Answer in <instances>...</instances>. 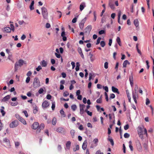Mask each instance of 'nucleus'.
Segmentation results:
<instances>
[{"instance_id":"10","label":"nucleus","mask_w":154,"mask_h":154,"mask_svg":"<svg viewBox=\"0 0 154 154\" xmlns=\"http://www.w3.org/2000/svg\"><path fill=\"white\" fill-rule=\"evenodd\" d=\"M114 0H109V6L110 7L112 10H114L115 8V6L114 5Z\"/></svg>"},{"instance_id":"51","label":"nucleus","mask_w":154,"mask_h":154,"mask_svg":"<svg viewBox=\"0 0 154 154\" xmlns=\"http://www.w3.org/2000/svg\"><path fill=\"white\" fill-rule=\"evenodd\" d=\"M136 48H137V49L138 53L140 55H141V53L140 51L138 48L137 44V45H136Z\"/></svg>"},{"instance_id":"40","label":"nucleus","mask_w":154,"mask_h":154,"mask_svg":"<svg viewBox=\"0 0 154 154\" xmlns=\"http://www.w3.org/2000/svg\"><path fill=\"white\" fill-rule=\"evenodd\" d=\"M69 93L68 92L66 91L64 92L63 94V96L65 97H66L67 96L69 95Z\"/></svg>"},{"instance_id":"13","label":"nucleus","mask_w":154,"mask_h":154,"mask_svg":"<svg viewBox=\"0 0 154 154\" xmlns=\"http://www.w3.org/2000/svg\"><path fill=\"white\" fill-rule=\"evenodd\" d=\"M10 96L9 95H7L4 97L2 100V102H5L8 101L10 98Z\"/></svg>"},{"instance_id":"23","label":"nucleus","mask_w":154,"mask_h":154,"mask_svg":"<svg viewBox=\"0 0 154 154\" xmlns=\"http://www.w3.org/2000/svg\"><path fill=\"white\" fill-rule=\"evenodd\" d=\"M21 122L23 123L24 125L26 124V122L25 120L22 117H21L19 120Z\"/></svg>"},{"instance_id":"61","label":"nucleus","mask_w":154,"mask_h":154,"mask_svg":"<svg viewBox=\"0 0 154 154\" xmlns=\"http://www.w3.org/2000/svg\"><path fill=\"white\" fill-rule=\"evenodd\" d=\"M77 18L76 17L74 18L72 20V23H75L77 21Z\"/></svg>"},{"instance_id":"4","label":"nucleus","mask_w":154,"mask_h":154,"mask_svg":"<svg viewBox=\"0 0 154 154\" xmlns=\"http://www.w3.org/2000/svg\"><path fill=\"white\" fill-rule=\"evenodd\" d=\"M32 85L33 87L35 88L38 87L40 86V82L38 78H35Z\"/></svg>"},{"instance_id":"56","label":"nucleus","mask_w":154,"mask_h":154,"mask_svg":"<svg viewBox=\"0 0 154 154\" xmlns=\"http://www.w3.org/2000/svg\"><path fill=\"white\" fill-rule=\"evenodd\" d=\"M30 80V78L29 77H27L26 80V83H28Z\"/></svg>"},{"instance_id":"20","label":"nucleus","mask_w":154,"mask_h":154,"mask_svg":"<svg viewBox=\"0 0 154 154\" xmlns=\"http://www.w3.org/2000/svg\"><path fill=\"white\" fill-rule=\"evenodd\" d=\"M40 64L43 67H45L47 66V63L45 60H42Z\"/></svg>"},{"instance_id":"59","label":"nucleus","mask_w":154,"mask_h":154,"mask_svg":"<svg viewBox=\"0 0 154 154\" xmlns=\"http://www.w3.org/2000/svg\"><path fill=\"white\" fill-rule=\"evenodd\" d=\"M45 27L47 28H49L51 27V25L49 23H46Z\"/></svg>"},{"instance_id":"42","label":"nucleus","mask_w":154,"mask_h":154,"mask_svg":"<svg viewBox=\"0 0 154 154\" xmlns=\"http://www.w3.org/2000/svg\"><path fill=\"white\" fill-rule=\"evenodd\" d=\"M138 89H139V88H138V85H135V88H134V91H135L134 92L137 93V91L138 90Z\"/></svg>"},{"instance_id":"30","label":"nucleus","mask_w":154,"mask_h":154,"mask_svg":"<svg viewBox=\"0 0 154 154\" xmlns=\"http://www.w3.org/2000/svg\"><path fill=\"white\" fill-rule=\"evenodd\" d=\"M80 110H84V109L85 107V105L84 104H80Z\"/></svg>"},{"instance_id":"49","label":"nucleus","mask_w":154,"mask_h":154,"mask_svg":"<svg viewBox=\"0 0 154 154\" xmlns=\"http://www.w3.org/2000/svg\"><path fill=\"white\" fill-rule=\"evenodd\" d=\"M123 105L124 106L123 111H125L126 110V106L125 103V102L123 103Z\"/></svg>"},{"instance_id":"1","label":"nucleus","mask_w":154,"mask_h":154,"mask_svg":"<svg viewBox=\"0 0 154 154\" xmlns=\"http://www.w3.org/2000/svg\"><path fill=\"white\" fill-rule=\"evenodd\" d=\"M45 127V125L43 123H42L39 125L38 122H35L32 125V128L34 129H36L37 128L36 131L37 133L40 132L41 130L44 129Z\"/></svg>"},{"instance_id":"28","label":"nucleus","mask_w":154,"mask_h":154,"mask_svg":"<svg viewBox=\"0 0 154 154\" xmlns=\"http://www.w3.org/2000/svg\"><path fill=\"white\" fill-rule=\"evenodd\" d=\"M57 119L55 117H54L52 121V123L54 125H56V123Z\"/></svg>"},{"instance_id":"38","label":"nucleus","mask_w":154,"mask_h":154,"mask_svg":"<svg viewBox=\"0 0 154 154\" xmlns=\"http://www.w3.org/2000/svg\"><path fill=\"white\" fill-rule=\"evenodd\" d=\"M121 11H120L118 13V22L119 23V20H120V17L121 15Z\"/></svg>"},{"instance_id":"47","label":"nucleus","mask_w":154,"mask_h":154,"mask_svg":"<svg viewBox=\"0 0 154 154\" xmlns=\"http://www.w3.org/2000/svg\"><path fill=\"white\" fill-rule=\"evenodd\" d=\"M26 117H27L28 116V115L26 111L24 110L23 112Z\"/></svg>"},{"instance_id":"54","label":"nucleus","mask_w":154,"mask_h":154,"mask_svg":"<svg viewBox=\"0 0 154 154\" xmlns=\"http://www.w3.org/2000/svg\"><path fill=\"white\" fill-rule=\"evenodd\" d=\"M95 154H103V153L101 152L100 150H99L96 152Z\"/></svg>"},{"instance_id":"32","label":"nucleus","mask_w":154,"mask_h":154,"mask_svg":"<svg viewBox=\"0 0 154 154\" xmlns=\"http://www.w3.org/2000/svg\"><path fill=\"white\" fill-rule=\"evenodd\" d=\"M108 140L109 141H110L112 145V146H113L114 145V141H113L112 139L111 138H109L108 139Z\"/></svg>"},{"instance_id":"18","label":"nucleus","mask_w":154,"mask_h":154,"mask_svg":"<svg viewBox=\"0 0 154 154\" xmlns=\"http://www.w3.org/2000/svg\"><path fill=\"white\" fill-rule=\"evenodd\" d=\"M129 80L131 86H132L133 85L134 82L133 78L132 75L129 76Z\"/></svg>"},{"instance_id":"6","label":"nucleus","mask_w":154,"mask_h":154,"mask_svg":"<svg viewBox=\"0 0 154 154\" xmlns=\"http://www.w3.org/2000/svg\"><path fill=\"white\" fill-rule=\"evenodd\" d=\"M18 125V121L17 120H15L10 123L9 126L11 128H14L17 127Z\"/></svg>"},{"instance_id":"43","label":"nucleus","mask_w":154,"mask_h":154,"mask_svg":"<svg viewBox=\"0 0 154 154\" xmlns=\"http://www.w3.org/2000/svg\"><path fill=\"white\" fill-rule=\"evenodd\" d=\"M44 91V90L42 88H40L38 91V93L39 94H41L43 93Z\"/></svg>"},{"instance_id":"14","label":"nucleus","mask_w":154,"mask_h":154,"mask_svg":"<svg viewBox=\"0 0 154 154\" xmlns=\"http://www.w3.org/2000/svg\"><path fill=\"white\" fill-rule=\"evenodd\" d=\"M87 140H85L83 142L82 145V148L84 150H85L87 147Z\"/></svg>"},{"instance_id":"41","label":"nucleus","mask_w":154,"mask_h":154,"mask_svg":"<svg viewBox=\"0 0 154 154\" xmlns=\"http://www.w3.org/2000/svg\"><path fill=\"white\" fill-rule=\"evenodd\" d=\"M124 137L125 138H128L130 137V135L128 133H125L124 134Z\"/></svg>"},{"instance_id":"35","label":"nucleus","mask_w":154,"mask_h":154,"mask_svg":"<svg viewBox=\"0 0 154 154\" xmlns=\"http://www.w3.org/2000/svg\"><path fill=\"white\" fill-rule=\"evenodd\" d=\"M96 102L97 103H102V99L101 97H100L96 101Z\"/></svg>"},{"instance_id":"7","label":"nucleus","mask_w":154,"mask_h":154,"mask_svg":"<svg viewBox=\"0 0 154 154\" xmlns=\"http://www.w3.org/2000/svg\"><path fill=\"white\" fill-rule=\"evenodd\" d=\"M92 29L91 26L89 25L86 27L85 29V33L87 34H89Z\"/></svg>"},{"instance_id":"5","label":"nucleus","mask_w":154,"mask_h":154,"mask_svg":"<svg viewBox=\"0 0 154 154\" xmlns=\"http://www.w3.org/2000/svg\"><path fill=\"white\" fill-rule=\"evenodd\" d=\"M42 14L44 18L47 19L48 17V13L47 9L44 7L42 8Z\"/></svg>"},{"instance_id":"45","label":"nucleus","mask_w":154,"mask_h":154,"mask_svg":"<svg viewBox=\"0 0 154 154\" xmlns=\"http://www.w3.org/2000/svg\"><path fill=\"white\" fill-rule=\"evenodd\" d=\"M3 141L5 143H9V140L6 138H5L3 139Z\"/></svg>"},{"instance_id":"12","label":"nucleus","mask_w":154,"mask_h":154,"mask_svg":"<svg viewBox=\"0 0 154 154\" xmlns=\"http://www.w3.org/2000/svg\"><path fill=\"white\" fill-rule=\"evenodd\" d=\"M136 146L137 150L139 151H141L142 147L141 146V143L139 141H138V142H137Z\"/></svg>"},{"instance_id":"57","label":"nucleus","mask_w":154,"mask_h":154,"mask_svg":"<svg viewBox=\"0 0 154 154\" xmlns=\"http://www.w3.org/2000/svg\"><path fill=\"white\" fill-rule=\"evenodd\" d=\"M150 103V101L147 98L146 99V105H148Z\"/></svg>"},{"instance_id":"22","label":"nucleus","mask_w":154,"mask_h":154,"mask_svg":"<svg viewBox=\"0 0 154 154\" xmlns=\"http://www.w3.org/2000/svg\"><path fill=\"white\" fill-rule=\"evenodd\" d=\"M71 143L70 141H68L67 142L66 144V146L68 149H69Z\"/></svg>"},{"instance_id":"39","label":"nucleus","mask_w":154,"mask_h":154,"mask_svg":"<svg viewBox=\"0 0 154 154\" xmlns=\"http://www.w3.org/2000/svg\"><path fill=\"white\" fill-rule=\"evenodd\" d=\"M101 39V38L100 37H98L97 39V42L96 43V45H97L99 44V43L100 42V41Z\"/></svg>"},{"instance_id":"11","label":"nucleus","mask_w":154,"mask_h":154,"mask_svg":"<svg viewBox=\"0 0 154 154\" xmlns=\"http://www.w3.org/2000/svg\"><path fill=\"white\" fill-rule=\"evenodd\" d=\"M56 131L59 133H63L65 132V129L62 127H59L57 128L56 130Z\"/></svg>"},{"instance_id":"9","label":"nucleus","mask_w":154,"mask_h":154,"mask_svg":"<svg viewBox=\"0 0 154 154\" xmlns=\"http://www.w3.org/2000/svg\"><path fill=\"white\" fill-rule=\"evenodd\" d=\"M86 18L85 17V18L83 19L81 22L79 24V26L80 28L81 29H82L84 27V24L85 23V21L86 20Z\"/></svg>"},{"instance_id":"60","label":"nucleus","mask_w":154,"mask_h":154,"mask_svg":"<svg viewBox=\"0 0 154 154\" xmlns=\"http://www.w3.org/2000/svg\"><path fill=\"white\" fill-rule=\"evenodd\" d=\"M129 128V126L127 124L124 126V128L125 130H127Z\"/></svg>"},{"instance_id":"8","label":"nucleus","mask_w":154,"mask_h":154,"mask_svg":"<svg viewBox=\"0 0 154 154\" xmlns=\"http://www.w3.org/2000/svg\"><path fill=\"white\" fill-rule=\"evenodd\" d=\"M132 97L134 101L136 103H137V102L136 98H138V96L137 92H135L134 91L132 92Z\"/></svg>"},{"instance_id":"3","label":"nucleus","mask_w":154,"mask_h":154,"mask_svg":"<svg viewBox=\"0 0 154 154\" xmlns=\"http://www.w3.org/2000/svg\"><path fill=\"white\" fill-rule=\"evenodd\" d=\"M24 63V61L20 59L18 62H16L15 64L14 72H17L19 67H21Z\"/></svg>"},{"instance_id":"26","label":"nucleus","mask_w":154,"mask_h":154,"mask_svg":"<svg viewBox=\"0 0 154 154\" xmlns=\"http://www.w3.org/2000/svg\"><path fill=\"white\" fill-rule=\"evenodd\" d=\"M18 104V102L17 101H16L14 102H11L10 103L11 105L12 106H16Z\"/></svg>"},{"instance_id":"53","label":"nucleus","mask_w":154,"mask_h":154,"mask_svg":"<svg viewBox=\"0 0 154 154\" xmlns=\"http://www.w3.org/2000/svg\"><path fill=\"white\" fill-rule=\"evenodd\" d=\"M103 89L105 90V91H106V92H108V88L107 86H103Z\"/></svg>"},{"instance_id":"62","label":"nucleus","mask_w":154,"mask_h":154,"mask_svg":"<svg viewBox=\"0 0 154 154\" xmlns=\"http://www.w3.org/2000/svg\"><path fill=\"white\" fill-rule=\"evenodd\" d=\"M105 32V31L104 30H101L99 32V33L100 35H101L104 33Z\"/></svg>"},{"instance_id":"29","label":"nucleus","mask_w":154,"mask_h":154,"mask_svg":"<svg viewBox=\"0 0 154 154\" xmlns=\"http://www.w3.org/2000/svg\"><path fill=\"white\" fill-rule=\"evenodd\" d=\"M71 108L73 111H74L77 109L76 106L75 104L72 105L71 106Z\"/></svg>"},{"instance_id":"36","label":"nucleus","mask_w":154,"mask_h":154,"mask_svg":"<svg viewBox=\"0 0 154 154\" xmlns=\"http://www.w3.org/2000/svg\"><path fill=\"white\" fill-rule=\"evenodd\" d=\"M85 111L86 112L88 115L91 116L92 115V112H90L89 111H88L87 109H86L85 110Z\"/></svg>"},{"instance_id":"31","label":"nucleus","mask_w":154,"mask_h":154,"mask_svg":"<svg viewBox=\"0 0 154 154\" xmlns=\"http://www.w3.org/2000/svg\"><path fill=\"white\" fill-rule=\"evenodd\" d=\"M60 113L61 115L63 117H65V115L64 113V112L63 110V109H61L60 111Z\"/></svg>"},{"instance_id":"52","label":"nucleus","mask_w":154,"mask_h":154,"mask_svg":"<svg viewBox=\"0 0 154 154\" xmlns=\"http://www.w3.org/2000/svg\"><path fill=\"white\" fill-rule=\"evenodd\" d=\"M42 69V68L41 67V66H39L37 68H36V69L37 71H39Z\"/></svg>"},{"instance_id":"50","label":"nucleus","mask_w":154,"mask_h":154,"mask_svg":"<svg viewBox=\"0 0 154 154\" xmlns=\"http://www.w3.org/2000/svg\"><path fill=\"white\" fill-rule=\"evenodd\" d=\"M115 95L113 94H112L110 95V98L113 99V98H115Z\"/></svg>"},{"instance_id":"33","label":"nucleus","mask_w":154,"mask_h":154,"mask_svg":"<svg viewBox=\"0 0 154 154\" xmlns=\"http://www.w3.org/2000/svg\"><path fill=\"white\" fill-rule=\"evenodd\" d=\"M93 142L95 144V146H96L98 142V139L97 138L94 139L93 140Z\"/></svg>"},{"instance_id":"63","label":"nucleus","mask_w":154,"mask_h":154,"mask_svg":"<svg viewBox=\"0 0 154 154\" xmlns=\"http://www.w3.org/2000/svg\"><path fill=\"white\" fill-rule=\"evenodd\" d=\"M46 98L50 100L51 98V96L50 94H48L46 96Z\"/></svg>"},{"instance_id":"44","label":"nucleus","mask_w":154,"mask_h":154,"mask_svg":"<svg viewBox=\"0 0 154 154\" xmlns=\"http://www.w3.org/2000/svg\"><path fill=\"white\" fill-rule=\"evenodd\" d=\"M75 132V131L73 130H71L70 131V133L72 136V137H73L74 136Z\"/></svg>"},{"instance_id":"37","label":"nucleus","mask_w":154,"mask_h":154,"mask_svg":"<svg viewBox=\"0 0 154 154\" xmlns=\"http://www.w3.org/2000/svg\"><path fill=\"white\" fill-rule=\"evenodd\" d=\"M55 108V103L54 102H52V106L51 108L52 110H54V109Z\"/></svg>"},{"instance_id":"15","label":"nucleus","mask_w":154,"mask_h":154,"mask_svg":"<svg viewBox=\"0 0 154 154\" xmlns=\"http://www.w3.org/2000/svg\"><path fill=\"white\" fill-rule=\"evenodd\" d=\"M42 106L43 108H47L49 106V104L48 101H45L42 103Z\"/></svg>"},{"instance_id":"55","label":"nucleus","mask_w":154,"mask_h":154,"mask_svg":"<svg viewBox=\"0 0 154 154\" xmlns=\"http://www.w3.org/2000/svg\"><path fill=\"white\" fill-rule=\"evenodd\" d=\"M78 52L79 54L82 53V50L81 48L80 47H78Z\"/></svg>"},{"instance_id":"34","label":"nucleus","mask_w":154,"mask_h":154,"mask_svg":"<svg viewBox=\"0 0 154 154\" xmlns=\"http://www.w3.org/2000/svg\"><path fill=\"white\" fill-rule=\"evenodd\" d=\"M105 45L106 44L104 41H101L100 42V45L102 47H104Z\"/></svg>"},{"instance_id":"21","label":"nucleus","mask_w":154,"mask_h":154,"mask_svg":"<svg viewBox=\"0 0 154 154\" xmlns=\"http://www.w3.org/2000/svg\"><path fill=\"white\" fill-rule=\"evenodd\" d=\"M34 0L32 1V2L30 4V5L29 7V8L31 10H32L34 9Z\"/></svg>"},{"instance_id":"16","label":"nucleus","mask_w":154,"mask_h":154,"mask_svg":"<svg viewBox=\"0 0 154 154\" xmlns=\"http://www.w3.org/2000/svg\"><path fill=\"white\" fill-rule=\"evenodd\" d=\"M86 7L85 3H82L80 5L79 9L81 11H82L84 9V8Z\"/></svg>"},{"instance_id":"17","label":"nucleus","mask_w":154,"mask_h":154,"mask_svg":"<svg viewBox=\"0 0 154 154\" xmlns=\"http://www.w3.org/2000/svg\"><path fill=\"white\" fill-rule=\"evenodd\" d=\"M3 30L6 32H10L11 31V29L9 27H5L4 28Z\"/></svg>"},{"instance_id":"19","label":"nucleus","mask_w":154,"mask_h":154,"mask_svg":"<svg viewBox=\"0 0 154 154\" xmlns=\"http://www.w3.org/2000/svg\"><path fill=\"white\" fill-rule=\"evenodd\" d=\"M112 91L114 93H117L118 94H119V92L117 88H116L114 86H112Z\"/></svg>"},{"instance_id":"48","label":"nucleus","mask_w":154,"mask_h":154,"mask_svg":"<svg viewBox=\"0 0 154 154\" xmlns=\"http://www.w3.org/2000/svg\"><path fill=\"white\" fill-rule=\"evenodd\" d=\"M78 128L81 131L83 130L84 129L83 126L82 125H81L79 126Z\"/></svg>"},{"instance_id":"25","label":"nucleus","mask_w":154,"mask_h":154,"mask_svg":"<svg viewBox=\"0 0 154 154\" xmlns=\"http://www.w3.org/2000/svg\"><path fill=\"white\" fill-rule=\"evenodd\" d=\"M116 42H117L118 43V44H119V45L120 46H121L122 45H121V40H120V38L119 37H117V38H116Z\"/></svg>"},{"instance_id":"58","label":"nucleus","mask_w":154,"mask_h":154,"mask_svg":"<svg viewBox=\"0 0 154 154\" xmlns=\"http://www.w3.org/2000/svg\"><path fill=\"white\" fill-rule=\"evenodd\" d=\"M61 149H62V147H61V145H58V146H57V149H58V150L59 151H61Z\"/></svg>"},{"instance_id":"24","label":"nucleus","mask_w":154,"mask_h":154,"mask_svg":"<svg viewBox=\"0 0 154 154\" xmlns=\"http://www.w3.org/2000/svg\"><path fill=\"white\" fill-rule=\"evenodd\" d=\"M134 24L136 27H137L139 26V22L137 19H135L134 20Z\"/></svg>"},{"instance_id":"46","label":"nucleus","mask_w":154,"mask_h":154,"mask_svg":"<svg viewBox=\"0 0 154 154\" xmlns=\"http://www.w3.org/2000/svg\"><path fill=\"white\" fill-rule=\"evenodd\" d=\"M108 63L107 62L105 63L104 67L105 69H107L108 68Z\"/></svg>"},{"instance_id":"2","label":"nucleus","mask_w":154,"mask_h":154,"mask_svg":"<svg viewBox=\"0 0 154 154\" xmlns=\"http://www.w3.org/2000/svg\"><path fill=\"white\" fill-rule=\"evenodd\" d=\"M137 132L139 137L142 139L143 138V134H146V136L147 135V130L143 126L138 127Z\"/></svg>"},{"instance_id":"27","label":"nucleus","mask_w":154,"mask_h":154,"mask_svg":"<svg viewBox=\"0 0 154 154\" xmlns=\"http://www.w3.org/2000/svg\"><path fill=\"white\" fill-rule=\"evenodd\" d=\"M128 63L129 64L128 61L127 60H125V61L123 63V67H126Z\"/></svg>"},{"instance_id":"64","label":"nucleus","mask_w":154,"mask_h":154,"mask_svg":"<svg viewBox=\"0 0 154 154\" xmlns=\"http://www.w3.org/2000/svg\"><path fill=\"white\" fill-rule=\"evenodd\" d=\"M26 38V35H25L23 34V35H22L21 37V39L22 40H24Z\"/></svg>"}]
</instances>
